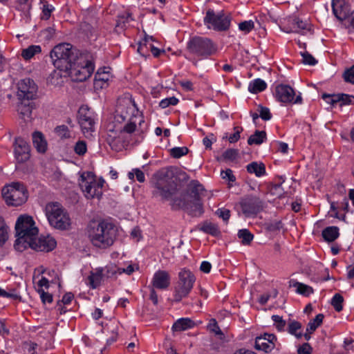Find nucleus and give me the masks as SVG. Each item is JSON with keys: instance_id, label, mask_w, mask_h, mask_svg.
<instances>
[{"instance_id": "f257e3e1", "label": "nucleus", "mask_w": 354, "mask_h": 354, "mask_svg": "<svg viewBox=\"0 0 354 354\" xmlns=\"http://www.w3.org/2000/svg\"><path fill=\"white\" fill-rule=\"evenodd\" d=\"M86 234L93 246L106 249L116 239L115 225L106 219L91 221L86 227Z\"/></svg>"}, {"instance_id": "f03ea898", "label": "nucleus", "mask_w": 354, "mask_h": 354, "mask_svg": "<svg viewBox=\"0 0 354 354\" xmlns=\"http://www.w3.org/2000/svg\"><path fill=\"white\" fill-rule=\"evenodd\" d=\"M218 50L217 45L209 38L195 36L187 44L185 58L197 66L198 61L208 59Z\"/></svg>"}, {"instance_id": "7ed1b4c3", "label": "nucleus", "mask_w": 354, "mask_h": 354, "mask_svg": "<svg viewBox=\"0 0 354 354\" xmlns=\"http://www.w3.org/2000/svg\"><path fill=\"white\" fill-rule=\"evenodd\" d=\"M16 241L14 247L22 252L28 248L38 235V228L32 216L24 214L18 217L15 224Z\"/></svg>"}, {"instance_id": "20e7f679", "label": "nucleus", "mask_w": 354, "mask_h": 354, "mask_svg": "<svg viewBox=\"0 0 354 354\" xmlns=\"http://www.w3.org/2000/svg\"><path fill=\"white\" fill-rule=\"evenodd\" d=\"M128 118H129L128 122L122 127L124 135H131L136 131H138L137 124L140 127L142 124L145 123L144 117L139 112L134 102L120 104L118 106L115 118L120 122V119L121 121H125Z\"/></svg>"}, {"instance_id": "39448f33", "label": "nucleus", "mask_w": 354, "mask_h": 354, "mask_svg": "<svg viewBox=\"0 0 354 354\" xmlns=\"http://www.w3.org/2000/svg\"><path fill=\"white\" fill-rule=\"evenodd\" d=\"M53 66L59 71H66L78 57L76 50L68 43L56 45L50 53Z\"/></svg>"}, {"instance_id": "423d86ee", "label": "nucleus", "mask_w": 354, "mask_h": 354, "mask_svg": "<svg viewBox=\"0 0 354 354\" xmlns=\"http://www.w3.org/2000/svg\"><path fill=\"white\" fill-rule=\"evenodd\" d=\"M45 212L50 225L54 228L66 230L71 225L68 214L59 203H48Z\"/></svg>"}, {"instance_id": "0eeeda50", "label": "nucleus", "mask_w": 354, "mask_h": 354, "mask_svg": "<svg viewBox=\"0 0 354 354\" xmlns=\"http://www.w3.org/2000/svg\"><path fill=\"white\" fill-rule=\"evenodd\" d=\"M196 281L194 274L188 269L183 268L178 275V280L173 288V297L175 301H180L191 292Z\"/></svg>"}, {"instance_id": "6e6552de", "label": "nucleus", "mask_w": 354, "mask_h": 354, "mask_svg": "<svg viewBox=\"0 0 354 354\" xmlns=\"http://www.w3.org/2000/svg\"><path fill=\"white\" fill-rule=\"evenodd\" d=\"M232 17L223 10L216 12L213 9H208L203 18V23L207 29L216 32H225L231 26Z\"/></svg>"}, {"instance_id": "1a4fd4ad", "label": "nucleus", "mask_w": 354, "mask_h": 354, "mask_svg": "<svg viewBox=\"0 0 354 354\" xmlns=\"http://www.w3.org/2000/svg\"><path fill=\"white\" fill-rule=\"evenodd\" d=\"M154 188L153 195H159L163 200L171 198L177 192V185L168 171H160L156 175Z\"/></svg>"}, {"instance_id": "9d476101", "label": "nucleus", "mask_w": 354, "mask_h": 354, "mask_svg": "<svg viewBox=\"0 0 354 354\" xmlns=\"http://www.w3.org/2000/svg\"><path fill=\"white\" fill-rule=\"evenodd\" d=\"M111 149L120 151L129 143L128 136L124 135L122 127L115 122H109L105 128L104 136Z\"/></svg>"}, {"instance_id": "9b49d317", "label": "nucleus", "mask_w": 354, "mask_h": 354, "mask_svg": "<svg viewBox=\"0 0 354 354\" xmlns=\"http://www.w3.org/2000/svg\"><path fill=\"white\" fill-rule=\"evenodd\" d=\"M2 196L8 205L19 206L28 198V192L23 184L13 183L2 189Z\"/></svg>"}, {"instance_id": "f8f14e48", "label": "nucleus", "mask_w": 354, "mask_h": 354, "mask_svg": "<svg viewBox=\"0 0 354 354\" xmlns=\"http://www.w3.org/2000/svg\"><path fill=\"white\" fill-rule=\"evenodd\" d=\"M94 70L95 65L93 61L77 57L66 72L74 81L84 82L91 76Z\"/></svg>"}, {"instance_id": "ddd939ff", "label": "nucleus", "mask_w": 354, "mask_h": 354, "mask_svg": "<svg viewBox=\"0 0 354 354\" xmlns=\"http://www.w3.org/2000/svg\"><path fill=\"white\" fill-rule=\"evenodd\" d=\"M97 115L87 105H82L77 111V121L85 137L92 136L95 131Z\"/></svg>"}, {"instance_id": "4468645a", "label": "nucleus", "mask_w": 354, "mask_h": 354, "mask_svg": "<svg viewBox=\"0 0 354 354\" xmlns=\"http://www.w3.org/2000/svg\"><path fill=\"white\" fill-rule=\"evenodd\" d=\"M105 181L100 178L98 180L91 173H88L87 178L82 176V181L80 184L82 192L87 198H100L102 196V188Z\"/></svg>"}, {"instance_id": "2eb2a0df", "label": "nucleus", "mask_w": 354, "mask_h": 354, "mask_svg": "<svg viewBox=\"0 0 354 354\" xmlns=\"http://www.w3.org/2000/svg\"><path fill=\"white\" fill-rule=\"evenodd\" d=\"M274 95L278 102L286 105L300 104L303 101L301 93L296 94L295 89L288 84H277L274 88Z\"/></svg>"}, {"instance_id": "dca6fc26", "label": "nucleus", "mask_w": 354, "mask_h": 354, "mask_svg": "<svg viewBox=\"0 0 354 354\" xmlns=\"http://www.w3.org/2000/svg\"><path fill=\"white\" fill-rule=\"evenodd\" d=\"M239 206L245 217H254L263 209V203L256 196H246L241 199Z\"/></svg>"}, {"instance_id": "f3484780", "label": "nucleus", "mask_w": 354, "mask_h": 354, "mask_svg": "<svg viewBox=\"0 0 354 354\" xmlns=\"http://www.w3.org/2000/svg\"><path fill=\"white\" fill-rule=\"evenodd\" d=\"M109 267L92 268L89 271H82L83 280L86 285L92 289L97 288L105 277H107V270Z\"/></svg>"}, {"instance_id": "a211bd4d", "label": "nucleus", "mask_w": 354, "mask_h": 354, "mask_svg": "<svg viewBox=\"0 0 354 354\" xmlns=\"http://www.w3.org/2000/svg\"><path fill=\"white\" fill-rule=\"evenodd\" d=\"M37 86L30 78L21 80L18 84L17 95L22 100H32L36 95Z\"/></svg>"}, {"instance_id": "6ab92c4d", "label": "nucleus", "mask_w": 354, "mask_h": 354, "mask_svg": "<svg viewBox=\"0 0 354 354\" xmlns=\"http://www.w3.org/2000/svg\"><path fill=\"white\" fill-rule=\"evenodd\" d=\"M57 245L55 239L50 236H41L40 237H36V239L32 241V244H30L28 248H30L40 252H50L53 250Z\"/></svg>"}, {"instance_id": "aec40b11", "label": "nucleus", "mask_w": 354, "mask_h": 354, "mask_svg": "<svg viewBox=\"0 0 354 354\" xmlns=\"http://www.w3.org/2000/svg\"><path fill=\"white\" fill-rule=\"evenodd\" d=\"M151 284L153 288L165 290L170 286L171 275L166 270H158L153 274Z\"/></svg>"}, {"instance_id": "412c9836", "label": "nucleus", "mask_w": 354, "mask_h": 354, "mask_svg": "<svg viewBox=\"0 0 354 354\" xmlns=\"http://www.w3.org/2000/svg\"><path fill=\"white\" fill-rule=\"evenodd\" d=\"M276 341L277 337L274 334L264 333L256 337L254 346L257 350L269 353L275 347Z\"/></svg>"}, {"instance_id": "4be33fe9", "label": "nucleus", "mask_w": 354, "mask_h": 354, "mask_svg": "<svg viewBox=\"0 0 354 354\" xmlns=\"http://www.w3.org/2000/svg\"><path fill=\"white\" fill-rule=\"evenodd\" d=\"M15 156L19 162H24L30 158V145L22 138L15 139Z\"/></svg>"}, {"instance_id": "5701e85b", "label": "nucleus", "mask_w": 354, "mask_h": 354, "mask_svg": "<svg viewBox=\"0 0 354 354\" xmlns=\"http://www.w3.org/2000/svg\"><path fill=\"white\" fill-rule=\"evenodd\" d=\"M332 9L337 19L346 24L351 13L349 5L344 0H333Z\"/></svg>"}, {"instance_id": "b1692460", "label": "nucleus", "mask_w": 354, "mask_h": 354, "mask_svg": "<svg viewBox=\"0 0 354 354\" xmlns=\"http://www.w3.org/2000/svg\"><path fill=\"white\" fill-rule=\"evenodd\" d=\"M111 77L110 67L100 68L95 75L94 88L99 90L106 87Z\"/></svg>"}, {"instance_id": "393cba45", "label": "nucleus", "mask_w": 354, "mask_h": 354, "mask_svg": "<svg viewBox=\"0 0 354 354\" xmlns=\"http://www.w3.org/2000/svg\"><path fill=\"white\" fill-rule=\"evenodd\" d=\"M291 24L293 26L292 28H287L286 32H297L304 34L307 32L312 31V25L307 21H303L299 17H294L290 20Z\"/></svg>"}, {"instance_id": "a878e982", "label": "nucleus", "mask_w": 354, "mask_h": 354, "mask_svg": "<svg viewBox=\"0 0 354 354\" xmlns=\"http://www.w3.org/2000/svg\"><path fill=\"white\" fill-rule=\"evenodd\" d=\"M185 210L189 215L193 217L201 216L204 212L201 200L192 199L187 201V205Z\"/></svg>"}, {"instance_id": "bb28decb", "label": "nucleus", "mask_w": 354, "mask_h": 354, "mask_svg": "<svg viewBox=\"0 0 354 354\" xmlns=\"http://www.w3.org/2000/svg\"><path fill=\"white\" fill-rule=\"evenodd\" d=\"M32 106L29 100H22L17 105V111L25 121L31 118Z\"/></svg>"}, {"instance_id": "cd10ccee", "label": "nucleus", "mask_w": 354, "mask_h": 354, "mask_svg": "<svg viewBox=\"0 0 354 354\" xmlns=\"http://www.w3.org/2000/svg\"><path fill=\"white\" fill-rule=\"evenodd\" d=\"M33 145L39 153H45L47 149V142L42 134L39 131H35L32 133Z\"/></svg>"}, {"instance_id": "c85d7f7f", "label": "nucleus", "mask_w": 354, "mask_h": 354, "mask_svg": "<svg viewBox=\"0 0 354 354\" xmlns=\"http://www.w3.org/2000/svg\"><path fill=\"white\" fill-rule=\"evenodd\" d=\"M289 286L290 287L294 288L297 294L305 297H308L313 293V289L312 287L303 283L298 282L295 279L290 280Z\"/></svg>"}, {"instance_id": "c756f323", "label": "nucleus", "mask_w": 354, "mask_h": 354, "mask_svg": "<svg viewBox=\"0 0 354 354\" xmlns=\"http://www.w3.org/2000/svg\"><path fill=\"white\" fill-rule=\"evenodd\" d=\"M246 168L248 173L254 174L257 177H261L266 174V166L263 162H252Z\"/></svg>"}, {"instance_id": "7c9ffc66", "label": "nucleus", "mask_w": 354, "mask_h": 354, "mask_svg": "<svg viewBox=\"0 0 354 354\" xmlns=\"http://www.w3.org/2000/svg\"><path fill=\"white\" fill-rule=\"evenodd\" d=\"M204 191L203 186L198 180H192L189 185V196L192 199L201 200V195Z\"/></svg>"}, {"instance_id": "2f4dec72", "label": "nucleus", "mask_w": 354, "mask_h": 354, "mask_svg": "<svg viewBox=\"0 0 354 354\" xmlns=\"http://www.w3.org/2000/svg\"><path fill=\"white\" fill-rule=\"evenodd\" d=\"M194 326V322L189 318H180L176 320L172 326L174 331H182L192 328Z\"/></svg>"}, {"instance_id": "473e14b6", "label": "nucleus", "mask_w": 354, "mask_h": 354, "mask_svg": "<svg viewBox=\"0 0 354 354\" xmlns=\"http://www.w3.org/2000/svg\"><path fill=\"white\" fill-rule=\"evenodd\" d=\"M131 21H133V18L130 13H124L118 16L115 25V30L118 32L124 31Z\"/></svg>"}, {"instance_id": "72a5a7b5", "label": "nucleus", "mask_w": 354, "mask_h": 354, "mask_svg": "<svg viewBox=\"0 0 354 354\" xmlns=\"http://www.w3.org/2000/svg\"><path fill=\"white\" fill-rule=\"evenodd\" d=\"M322 234L325 241H334L339 236V228L336 226L327 227L323 230Z\"/></svg>"}, {"instance_id": "f704fd0d", "label": "nucleus", "mask_w": 354, "mask_h": 354, "mask_svg": "<svg viewBox=\"0 0 354 354\" xmlns=\"http://www.w3.org/2000/svg\"><path fill=\"white\" fill-rule=\"evenodd\" d=\"M267 88V84L261 79L257 78L251 81L248 85V91L251 93L257 94L263 91Z\"/></svg>"}, {"instance_id": "c9c22d12", "label": "nucleus", "mask_w": 354, "mask_h": 354, "mask_svg": "<svg viewBox=\"0 0 354 354\" xmlns=\"http://www.w3.org/2000/svg\"><path fill=\"white\" fill-rule=\"evenodd\" d=\"M266 139L267 135L266 131L257 130L254 133L251 135L248 139V144L249 145H259L266 142Z\"/></svg>"}, {"instance_id": "e433bc0d", "label": "nucleus", "mask_w": 354, "mask_h": 354, "mask_svg": "<svg viewBox=\"0 0 354 354\" xmlns=\"http://www.w3.org/2000/svg\"><path fill=\"white\" fill-rule=\"evenodd\" d=\"M323 319V315L318 314L314 319L310 321L306 328L307 333L304 335L306 339H309V334H311L317 329V328L322 323Z\"/></svg>"}, {"instance_id": "4c0bfd02", "label": "nucleus", "mask_w": 354, "mask_h": 354, "mask_svg": "<svg viewBox=\"0 0 354 354\" xmlns=\"http://www.w3.org/2000/svg\"><path fill=\"white\" fill-rule=\"evenodd\" d=\"M288 332L291 335L295 336L297 339H301L304 333L301 330V324L297 321L292 320L288 323Z\"/></svg>"}, {"instance_id": "58836bf2", "label": "nucleus", "mask_w": 354, "mask_h": 354, "mask_svg": "<svg viewBox=\"0 0 354 354\" xmlns=\"http://www.w3.org/2000/svg\"><path fill=\"white\" fill-rule=\"evenodd\" d=\"M138 268V267H127V268H124L122 267H109V269L107 270V277H113L117 274H121L122 273H125L129 275L136 270V268L137 269Z\"/></svg>"}, {"instance_id": "ea45409f", "label": "nucleus", "mask_w": 354, "mask_h": 354, "mask_svg": "<svg viewBox=\"0 0 354 354\" xmlns=\"http://www.w3.org/2000/svg\"><path fill=\"white\" fill-rule=\"evenodd\" d=\"M41 52V48L39 45H31L28 48L23 49L21 51V57L25 60H29L32 58L35 55L39 54Z\"/></svg>"}, {"instance_id": "a19ab883", "label": "nucleus", "mask_w": 354, "mask_h": 354, "mask_svg": "<svg viewBox=\"0 0 354 354\" xmlns=\"http://www.w3.org/2000/svg\"><path fill=\"white\" fill-rule=\"evenodd\" d=\"M40 272V270H37ZM42 275H46L48 277L54 279L53 281H50L52 283H58L59 285L60 277L57 269L53 267H47L44 270H41Z\"/></svg>"}, {"instance_id": "79ce46f5", "label": "nucleus", "mask_w": 354, "mask_h": 354, "mask_svg": "<svg viewBox=\"0 0 354 354\" xmlns=\"http://www.w3.org/2000/svg\"><path fill=\"white\" fill-rule=\"evenodd\" d=\"M200 230L214 236H216L220 234V230L218 225L209 222L203 223L200 227Z\"/></svg>"}, {"instance_id": "37998d69", "label": "nucleus", "mask_w": 354, "mask_h": 354, "mask_svg": "<svg viewBox=\"0 0 354 354\" xmlns=\"http://www.w3.org/2000/svg\"><path fill=\"white\" fill-rule=\"evenodd\" d=\"M169 155L174 158H180L189 153V149L187 147H175L169 149Z\"/></svg>"}, {"instance_id": "c03bdc74", "label": "nucleus", "mask_w": 354, "mask_h": 354, "mask_svg": "<svg viewBox=\"0 0 354 354\" xmlns=\"http://www.w3.org/2000/svg\"><path fill=\"white\" fill-rule=\"evenodd\" d=\"M152 43L145 39L139 42L138 46V52L143 57H149L150 53L149 46H152Z\"/></svg>"}, {"instance_id": "a18cd8bd", "label": "nucleus", "mask_w": 354, "mask_h": 354, "mask_svg": "<svg viewBox=\"0 0 354 354\" xmlns=\"http://www.w3.org/2000/svg\"><path fill=\"white\" fill-rule=\"evenodd\" d=\"M32 1L33 0H17L15 2V8L24 14L28 13L31 9Z\"/></svg>"}, {"instance_id": "49530a36", "label": "nucleus", "mask_w": 354, "mask_h": 354, "mask_svg": "<svg viewBox=\"0 0 354 354\" xmlns=\"http://www.w3.org/2000/svg\"><path fill=\"white\" fill-rule=\"evenodd\" d=\"M238 236L241 239V242L243 245L250 244L254 239V235L248 229L239 230Z\"/></svg>"}, {"instance_id": "de8ad7c7", "label": "nucleus", "mask_w": 354, "mask_h": 354, "mask_svg": "<svg viewBox=\"0 0 354 354\" xmlns=\"http://www.w3.org/2000/svg\"><path fill=\"white\" fill-rule=\"evenodd\" d=\"M187 205V201H186L184 196L171 198V206L172 209L177 210L183 209L185 210Z\"/></svg>"}, {"instance_id": "09e8293b", "label": "nucleus", "mask_w": 354, "mask_h": 354, "mask_svg": "<svg viewBox=\"0 0 354 354\" xmlns=\"http://www.w3.org/2000/svg\"><path fill=\"white\" fill-rule=\"evenodd\" d=\"M8 239V227L3 223V220L0 217V246H3Z\"/></svg>"}, {"instance_id": "8fccbe9b", "label": "nucleus", "mask_w": 354, "mask_h": 354, "mask_svg": "<svg viewBox=\"0 0 354 354\" xmlns=\"http://www.w3.org/2000/svg\"><path fill=\"white\" fill-rule=\"evenodd\" d=\"M55 133L62 139H68L71 137V131L66 125H59L55 129Z\"/></svg>"}, {"instance_id": "3c124183", "label": "nucleus", "mask_w": 354, "mask_h": 354, "mask_svg": "<svg viewBox=\"0 0 354 354\" xmlns=\"http://www.w3.org/2000/svg\"><path fill=\"white\" fill-rule=\"evenodd\" d=\"M42 3V12L41 19L48 20L50 17L52 12L54 10V7L49 4L46 1H41Z\"/></svg>"}, {"instance_id": "603ef678", "label": "nucleus", "mask_w": 354, "mask_h": 354, "mask_svg": "<svg viewBox=\"0 0 354 354\" xmlns=\"http://www.w3.org/2000/svg\"><path fill=\"white\" fill-rule=\"evenodd\" d=\"M272 320L273 321L274 325L278 331L282 332L285 330L286 322L282 317L274 315L272 316Z\"/></svg>"}, {"instance_id": "864d4df0", "label": "nucleus", "mask_w": 354, "mask_h": 354, "mask_svg": "<svg viewBox=\"0 0 354 354\" xmlns=\"http://www.w3.org/2000/svg\"><path fill=\"white\" fill-rule=\"evenodd\" d=\"M75 153L82 156L87 152V145L84 140H78L74 145Z\"/></svg>"}, {"instance_id": "5fc2aeb1", "label": "nucleus", "mask_w": 354, "mask_h": 354, "mask_svg": "<svg viewBox=\"0 0 354 354\" xmlns=\"http://www.w3.org/2000/svg\"><path fill=\"white\" fill-rule=\"evenodd\" d=\"M135 176L138 182L144 183L145 181V174L141 169L138 168L133 169L128 173V177L130 180H133Z\"/></svg>"}, {"instance_id": "6e6d98bb", "label": "nucleus", "mask_w": 354, "mask_h": 354, "mask_svg": "<svg viewBox=\"0 0 354 354\" xmlns=\"http://www.w3.org/2000/svg\"><path fill=\"white\" fill-rule=\"evenodd\" d=\"M178 102L179 100L177 97L172 96L162 99L159 102V106L161 109H166L169 106H176L178 104Z\"/></svg>"}, {"instance_id": "4d7b16f0", "label": "nucleus", "mask_w": 354, "mask_h": 354, "mask_svg": "<svg viewBox=\"0 0 354 354\" xmlns=\"http://www.w3.org/2000/svg\"><path fill=\"white\" fill-rule=\"evenodd\" d=\"M254 28V23L252 20L244 21L239 24V29L244 32V33L248 34L250 31H252Z\"/></svg>"}, {"instance_id": "13d9d810", "label": "nucleus", "mask_w": 354, "mask_h": 354, "mask_svg": "<svg viewBox=\"0 0 354 354\" xmlns=\"http://www.w3.org/2000/svg\"><path fill=\"white\" fill-rule=\"evenodd\" d=\"M343 297L339 294H335L331 301V304L336 311L339 312L342 310Z\"/></svg>"}, {"instance_id": "bf43d9fd", "label": "nucleus", "mask_w": 354, "mask_h": 354, "mask_svg": "<svg viewBox=\"0 0 354 354\" xmlns=\"http://www.w3.org/2000/svg\"><path fill=\"white\" fill-rule=\"evenodd\" d=\"M37 292L39 295L40 299L43 304H50L53 301V296L44 289H37Z\"/></svg>"}, {"instance_id": "052dcab7", "label": "nucleus", "mask_w": 354, "mask_h": 354, "mask_svg": "<svg viewBox=\"0 0 354 354\" xmlns=\"http://www.w3.org/2000/svg\"><path fill=\"white\" fill-rule=\"evenodd\" d=\"M323 99L333 106H335L337 103L340 104L341 102L340 93L333 95L324 94Z\"/></svg>"}, {"instance_id": "680f3d73", "label": "nucleus", "mask_w": 354, "mask_h": 354, "mask_svg": "<svg viewBox=\"0 0 354 354\" xmlns=\"http://www.w3.org/2000/svg\"><path fill=\"white\" fill-rule=\"evenodd\" d=\"M54 279L48 277L46 275H42L41 279L37 283V289H44L45 290L49 288V283H51L50 281H53Z\"/></svg>"}, {"instance_id": "e2e57ef3", "label": "nucleus", "mask_w": 354, "mask_h": 354, "mask_svg": "<svg viewBox=\"0 0 354 354\" xmlns=\"http://www.w3.org/2000/svg\"><path fill=\"white\" fill-rule=\"evenodd\" d=\"M259 116L262 120L267 121L270 120L272 118V113H270V109L268 107L259 105Z\"/></svg>"}, {"instance_id": "0e129e2a", "label": "nucleus", "mask_w": 354, "mask_h": 354, "mask_svg": "<svg viewBox=\"0 0 354 354\" xmlns=\"http://www.w3.org/2000/svg\"><path fill=\"white\" fill-rule=\"evenodd\" d=\"M216 214L219 217L221 218L223 221L225 223H227L230 218V211L228 209L226 208H219L216 211Z\"/></svg>"}, {"instance_id": "69168bd1", "label": "nucleus", "mask_w": 354, "mask_h": 354, "mask_svg": "<svg viewBox=\"0 0 354 354\" xmlns=\"http://www.w3.org/2000/svg\"><path fill=\"white\" fill-rule=\"evenodd\" d=\"M341 102L339 106H346L353 104L354 103V95L340 93Z\"/></svg>"}, {"instance_id": "338daca9", "label": "nucleus", "mask_w": 354, "mask_h": 354, "mask_svg": "<svg viewBox=\"0 0 354 354\" xmlns=\"http://www.w3.org/2000/svg\"><path fill=\"white\" fill-rule=\"evenodd\" d=\"M234 132L228 137V141L230 143H235L240 139V134L243 131V128L241 127H234Z\"/></svg>"}, {"instance_id": "774afa93", "label": "nucleus", "mask_w": 354, "mask_h": 354, "mask_svg": "<svg viewBox=\"0 0 354 354\" xmlns=\"http://www.w3.org/2000/svg\"><path fill=\"white\" fill-rule=\"evenodd\" d=\"M343 77L346 82L354 84V65L344 73Z\"/></svg>"}]
</instances>
